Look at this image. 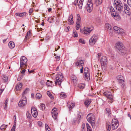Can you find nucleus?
Masks as SVG:
<instances>
[{"label":"nucleus","mask_w":131,"mask_h":131,"mask_svg":"<svg viewBox=\"0 0 131 131\" xmlns=\"http://www.w3.org/2000/svg\"><path fill=\"white\" fill-rule=\"evenodd\" d=\"M82 114L81 113H79V114L78 115L77 117V121H78V122L79 123L80 122V120L81 115Z\"/></svg>","instance_id":"nucleus-29"},{"label":"nucleus","mask_w":131,"mask_h":131,"mask_svg":"<svg viewBox=\"0 0 131 131\" xmlns=\"http://www.w3.org/2000/svg\"><path fill=\"white\" fill-rule=\"evenodd\" d=\"M91 4L92 5H93V4L92 3V0H88V3L87 4V5H90Z\"/></svg>","instance_id":"nucleus-47"},{"label":"nucleus","mask_w":131,"mask_h":131,"mask_svg":"<svg viewBox=\"0 0 131 131\" xmlns=\"http://www.w3.org/2000/svg\"><path fill=\"white\" fill-rule=\"evenodd\" d=\"M114 6L116 9V12L120 13L122 12L123 9V4L119 0H115L114 2Z\"/></svg>","instance_id":"nucleus-1"},{"label":"nucleus","mask_w":131,"mask_h":131,"mask_svg":"<svg viewBox=\"0 0 131 131\" xmlns=\"http://www.w3.org/2000/svg\"><path fill=\"white\" fill-rule=\"evenodd\" d=\"M57 109L56 108H53L52 110V116L54 119H57V116L58 115V113L57 112Z\"/></svg>","instance_id":"nucleus-11"},{"label":"nucleus","mask_w":131,"mask_h":131,"mask_svg":"<svg viewBox=\"0 0 131 131\" xmlns=\"http://www.w3.org/2000/svg\"><path fill=\"white\" fill-rule=\"evenodd\" d=\"M106 114L109 116L111 114V112L110 109L109 108H107L106 109Z\"/></svg>","instance_id":"nucleus-37"},{"label":"nucleus","mask_w":131,"mask_h":131,"mask_svg":"<svg viewBox=\"0 0 131 131\" xmlns=\"http://www.w3.org/2000/svg\"><path fill=\"white\" fill-rule=\"evenodd\" d=\"M46 85L48 86H51L52 85V82L48 80L46 82Z\"/></svg>","instance_id":"nucleus-39"},{"label":"nucleus","mask_w":131,"mask_h":131,"mask_svg":"<svg viewBox=\"0 0 131 131\" xmlns=\"http://www.w3.org/2000/svg\"><path fill=\"white\" fill-rule=\"evenodd\" d=\"M16 122L14 124L13 126L10 131H15L16 129Z\"/></svg>","instance_id":"nucleus-46"},{"label":"nucleus","mask_w":131,"mask_h":131,"mask_svg":"<svg viewBox=\"0 0 131 131\" xmlns=\"http://www.w3.org/2000/svg\"><path fill=\"white\" fill-rule=\"evenodd\" d=\"M67 105L69 108L70 110L73 108L75 106V104L74 103L71 102H68L67 103Z\"/></svg>","instance_id":"nucleus-21"},{"label":"nucleus","mask_w":131,"mask_h":131,"mask_svg":"<svg viewBox=\"0 0 131 131\" xmlns=\"http://www.w3.org/2000/svg\"><path fill=\"white\" fill-rule=\"evenodd\" d=\"M73 16L72 14L68 18V22L69 24L72 25L74 23L73 20Z\"/></svg>","instance_id":"nucleus-19"},{"label":"nucleus","mask_w":131,"mask_h":131,"mask_svg":"<svg viewBox=\"0 0 131 131\" xmlns=\"http://www.w3.org/2000/svg\"><path fill=\"white\" fill-rule=\"evenodd\" d=\"M52 20V18H49L47 20V21H48L50 23H52V22L51 21Z\"/></svg>","instance_id":"nucleus-56"},{"label":"nucleus","mask_w":131,"mask_h":131,"mask_svg":"<svg viewBox=\"0 0 131 131\" xmlns=\"http://www.w3.org/2000/svg\"><path fill=\"white\" fill-rule=\"evenodd\" d=\"M104 95L108 99H110L111 102H110L112 103L113 100V96L112 95L111 93L110 92H105L103 93Z\"/></svg>","instance_id":"nucleus-10"},{"label":"nucleus","mask_w":131,"mask_h":131,"mask_svg":"<svg viewBox=\"0 0 131 131\" xmlns=\"http://www.w3.org/2000/svg\"><path fill=\"white\" fill-rule=\"evenodd\" d=\"M81 131H85V125L84 123L82 124Z\"/></svg>","instance_id":"nucleus-42"},{"label":"nucleus","mask_w":131,"mask_h":131,"mask_svg":"<svg viewBox=\"0 0 131 131\" xmlns=\"http://www.w3.org/2000/svg\"><path fill=\"white\" fill-rule=\"evenodd\" d=\"M93 5H92L91 4L90 5H87V9L89 13H90L92 11L93 9Z\"/></svg>","instance_id":"nucleus-24"},{"label":"nucleus","mask_w":131,"mask_h":131,"mask_svg":"<svg viewBox=\"0 0 131 131\" xmlns=\"http://www.w3.org/2000/svg\"><path fill=\"white\" fill-rule=\"evenodd\" d=\"M45 105L44 104H42L40 106V108L42 110H45Z\"/></svg>","instance_id":"nucleus-51"},{"label":"nucleus","mask_w":131,"mask_h":131,"mask_svg":"<svg viewBox=\"0 0 131 131\" xmlns=\"http://www.w3.org/2000/svg\"><path fill=\"white\" fill-rule=\"evenodd\" d=\"M127 3L129 6L131 7V1L128 2H127Z\"/></svg>","instance_id":"nucleus-62"},{"label":"nucleus","mask_w":131,"mask_h":131,"mask_svg":"<svg viewBox=\"0 0 131 131\" xmlns=\"http://www.w3.org/2000/svg\"><path fill=\"white\" fill-rule=\"evenodd\" d=\"M106 129L108 131H110L111 129V126L110 124H107L106 125Z\"/></svg>","instance_id":"nucleus-43"},{"label":"nucleus","mask_w":131,"mask_h":131,"mask_svg":"<svg viewBox=\"0 0 131 131\" xmlns=\"http://www.w3.org/2000/svg\"><path fill=\"white\" fill-rule=\"evenodd\" d=\"M33 11V9L32 8H31L30 9L29 11V15H31V14L32 13Z\"/></svg>","instance_id":"nucleus-57"},{"label":"nucleus","mask_w":131,"mask_h":131,"mask_svg":"<svg viewBox=\"0 0 131 131\" xmlns=\"http://www.w3.org/2000/svg\"><path fill=\"white\" fill-rule=\"evenodd\" d=\"M3 79L5 82H7L8 80V77L5 75H3Z\"/></svg>","instance_id":"nucleus-44"},{"label":"nucleus","mask_w":131,"mask_h":131,"mask_svg":"<svg viewBox=\"0 0 131 131\" xmlns=\"http://www.w3.org/2000/svg\"><path fill=\"white\" fill-rule=\"evenodd\" d=\"M114 32L116 34L122 35L124 32V30L118 27L115 26L113 27Z\"/></svg>","instance_id":"nucleus-8"},{"label":"nucleus","mask_w":131,"mask_h":131,"mask_svg":"<svg viewBox=\"0 0 131 131\" xmlns=\"http://www.w3.org/2000/svg\"><path fill=\"white\" fill-rule=\"evenodd\" d=\"M109 7L110 12L112 16L114 17V19L116 20L119 19L120 17L119 15L116 13L113 7L112 6H110Z\"/></svg>","instance_id":"nucleus-4"},{"label":"nucleus","mask_w":131,"mask_h":131,"mask_svg":"<svg viewBox=\"0 0 131 131\" xmlns=\"http://www.w3.org/2000/svg\"><path fill=\"white\" fill-rule=\"evenodd\" d=\"M105 29L108 30L110 32V34L112 35L113 34V30L111 28V25L109 23H106L105 24Z\"/></svg>","instance_id":"nucleus-14"},{"label":"nucleus","mask_w":131,"mask_h":131,"mask_svg":"<svg viewBox=\"0 0 131 131\" xmlns=\"http://www.w3.org/2000/svg\"><path fill=\"white\" fill-rule=\"evenodd\" d=\"M91 102L90 100H87L85 101L84 102V104L86 106H87L89 105Z\"/></svg>","instance_id":"nucleus-34"},{"label":"nucleus","mask_w":131,"mask_h":131,"mask_svg":"<svg viewBox=\"0 0 131 131\" xmlns=\"http://www.w3.org/2000/svg\"><path fill=\"white\" fill-rule=\"evenodd\" d=\"M93 29V28L92 27H86L85 28H84L83 33L84 34L87 35H89L90 34V32L92 31Z\"/></svg>","instance_id":"nucleus-16"},{"label":"nucleus","mask_w":131,"mask_h":131,"mask_svg":"<svg viewBox=\"0 0 131 131\" xmlns=\"http://www.w3.org/2000/svg\"><path fill=\"white\" fill-rule=\"evenodd\" d=\"M85 79L86 80L88 81L90 79V73H87L85 74Z\"/></svg>","instance_id":"nucleus-27"},{"label":"nucleus","mask_w":131,"mask_h":131,"mask_svg":"<svg viewBox=\"0 0 131 131\" xmlns=\"http://www.w3.org/2000/svg\"><path fill=\"white\" fill-rule=\"evenodd\" d=\"M116 47L118 50V53L122 55L126 53L125 50L123 49L124 48V45L122 42H117L116 43Z\"/></svg>","instance_id":"nucleus-2"},{"label":"nucleus","mask_w":131,"mask_h":131,"mask_svg":"<svg viewBox=\"0 0 131 131\" xmlns=\"http://www.w3.org/2000/svg\"><path fill=\"white\" fill-rule=\"evenodd\" d=\"M31 34V31L29 30L28 31L25 37V39H27L29 38V36Z\"/></svg>","instance_id":"nucleus-32"},{"label":"nucleus","mask_w":131,"mask_h":131,"mask_svg":"<svg viewBox=\"0 0 131 131\" xmlns=\"http://www.w3.org/2000/svg\"><path fill=\"white\" fill-rule=\"evenodd\" d=\"M7 125H2L0 128L1 129V130H2L3 129H4L5 128L7 127Z\"/></svg>","instance_id":"nucleus-52"},{"label":"nucleus","mask_w":131,"mask_h":131,"mask_svg":"<svg viewBox=\"0 0 131 131\" xmlns=\"http://www.w3.org/2000/svg\"><path fill=\"white\" fill-rule=\"evenodd\" d=\"M22 83L18 84L16 86V90H19L22 88Z\"/></svg>","instance_id":"nucleus-25"},{"label":"nucleus","mask_w":131,"mask_h":131,"mask_svg":"<svg viewBox=\"0 0 131 131\" xmlns=\"http://www.w3.org/2000/svg\"><path fill=\"white\" fill-rule=\"evenodd\" d=\"M26 115L27 117L28 118H31V115L28 112H27L26 113Z\"/></svg>","instance_id":"nucleus-49"},{"label":"nucleus","mask_w":131,"mask_h":131,"mask_svg":"<svg viewBox=\"0 0 131 131\" xmlns=\"http://www.w3.org/2000/svg\"><path fill=\"white\" fill-rule=\"evenodd\" d=\"M72 79V80H73V82L74 83H75L77 82V78L75 76H74V77L71 78Z\"/></svg>","instance_id":"nucleus-40"},{"label":"nucleus","mask_w":131,"mask_h":131,"mask_svg":"<svg viewBox=\"0 0 131 131\" xmlns=\"http://www.w3.org/2000/svg\"><path fill=\"white\" fill-rule=\"evenodd\" d=\"M60 98L63 99L66 97L67 95L65 93L62 92L60 94Z\"/></svg>","instance_id":"nucleus-30"},{"label":"nucleus","mask_w":131,"mask_h":131,"mask_svg":"<svg viewBox=\"0 0 131 131\" xmlns=\"http://www.w3.org/2000/svg\"><path fill=\"white\" fill-rule=\"evenodd\" d=\"M86 118L88 121L91 123L92 127L94 126L95 121L94 115L92 113H90L87 115Z\"/></svg>","instance_id":"nucleus-3"},{"label":"nucleus","mask_w":131,"mask_h":131,"mask_svg":"<svg viewBox=\"0 0 131 131\" xmlns=\"http://www.w3.org/2000/svg\"><path fill=\"white\" fill-rule=\"evenodd\" d=\"M84 72L85 74H86L87 73H89V69L88 68H85L84 70Z\"/></svg>","instance_id":"nucleus-41"},{"label":"nucleus","mask_w":131,"mask_h":131,"mask_svg":"<svg viewBox=\"0 0 131 131\" xmlns=\"http://www.w3.org/2000/svg\"><path fill=\"white\" fill-rule=\"evenodd\" d=\"M70 28V27L69 26H68L66 28H65V31L67 32H68L69 31V30Z\"/></svg>","instance_id":"nucleus-59"},{"label":"nucleus","mask_w":131,"mask_h":131,"mask_svg":"<svg viewBox=\"0 0 131 131\" xmlns=\"http://www.w3.org/2000/svg\"><path fill=\"white\" fill-rule=\"evenodd\" d=\"M119 123L118 121L115 119H113L112 123V128L114 130L116 129L118 126Z\"/></svg>","instance_id":"nucleus-9"},{"label":"nucleus","mask_w":131,"mask_h":131,"mask_svg":"<svg viewBox=\"0 0 131 131\" xmlns=\"http://www.w3.org/2000/svg\"><path fill=\"white\" fill-rule=\"evenodd\" d=\"M76 65L77 66H78L80 65L79 63L78 62V61H77L75 63Z\"/></svg>","instance_id":"nucleus-63"},{"label":"nucleus","mask_w":131,"mask_h":131,"mask_svg":"<svg viewBox=\"0 0 131 131\" xmlns=\"http://www.w3.org/2000/svg\"><path fill=\"white\" fill-rule=\"evenodd\" d=\"M41 94L39 93H37L36 95V97L38 99H40L41 97Z\"/></svg>","instance_id":"nucleus-45"},{"label":"nucleus","mask_w":131,"mask_h":131,"mask_svg":"<svg viewBox=\"0 0 131 131\" xmlns=\"http://www.w3.org/2000/svg\"><path fill=\"white\" fill-rule=\"evenodd\" d=\"M117 80L120 79H124L123 76L121 75L117 76Z\"/></svg>","instance_id":"nucleus-54"},{"label":"nucleus","mask_w":131,"mask_h":131,"mask_svg":"<svg viewBox=\"0 0 131 131\" xmlns=\"http://www.w3.org/2000/svg\"><path fill=\"white\" fill-rule=\"evenodd\" d=\"M63 76L61 72H59L58 73L57 75L56 78L59 80V79H60L61 80H63Z\"/></svg>","instance_id":"nucleus-22"},{"label":"nucleus","mask_w":131,"mask_h":131,"mask_svg":"<svg viewBox=\"0 0 131 131\" xmlns=\"http://www.w3.org/2000/svg\"><path fill=\"white\" fill-rule=\"evenodd\" d=\"M119 84H121L122 88L123 89H124L126 88L125 85V82L124 81V79H120L117 80Z\"/></svg>","instance_id":"nucleus-18"},{"label":"nucleus","mask_w":131,"mask_h":131,"mask_svg":"<svg viewBox=\"0 0 131 131\" xmlns=\"http://www.w3.org/2000/svg\"><path fill=\"white\" fill-rule=\"evenodd\" d=\"M38 125L40 126H41L42 125V122L40 121L38 122Z\"/></svg>","instance_id":"nucleus-60"},{"label":"nucleus","mask_w":131,"mask_h":131,"mask_svg":"<svg viewBox=\"0 0 131 131\" xmlns=\"http://www.w3.org/2000/svg\"><path fill=\"white\" fill-rule=\"evenodd\" d=\"M73 35L74 37H77L78 36L77 33L75 30H73Z\"/></svg>","instance_id":"nucleus-50"},{"label":"nucleus","mask_w":131,"mask_h":131,"mask_svg":"<svg viewBox=\"0 0 131 131\" xmlns=\"http://www.w3.org/2000/svg\"><path fill=\"white\" fill-rule=\"evenodd\" d=\"M84 0H80L78 4V6L80 9H81L82 8L83 2Z\"/></svg>","instance_id":"nucleus-33"},{"label":"nucleus","mask_w":131,"mask_h":131,"mask_svg":"<svg viewBox=\"0 0 131 131\" xmlns=\"http://www.w3.org/2000/svg\"><path fill=\"white\" fill-rule=\"evenodd\" d=\"M27 13L26 12H23L21 13H16L15 15L17 16H19L20 17H26V15Z\"/></svg>","instance_id":"nucleus-20"},{"label":"nucleus","mask_w":131,"mask_h":131,"mask_svg":"<svg viewBox=\"0 0 131 131\" xmlns=\"http://www.w3.org/2000/svg\"><path fill=\"white\" fill-rule=\"evenodd\" d=\"M47 93L48 95L52 99H54L53 97L52 94L49 91H47Z\"/></svg>","instance_id":"nucleus-38"},{"label":"nucleus","mask_w":131,"mask_h":131,"mask_svg":"<svg viewBox=\"0 0 131 131\" xmlns=\"http://www.w3.org/2000/svg\"><path fill=\"white\" fill-rule=\"evenodd\" d=\"M27 58L25 56H22L20 59V67H26L27 66Z\"/></svg>","instance_id":"nucleus-6"},{"label":"nucleus","mask_w":131,"mask_h":131,"mask_svg":"<svg viewBox=\"0 0 131 131\" xmlns=\"http://www.w3.org/2000/svg\"><path fill=\"white\" fill-rule=\"evenodd\" d=\"M102 0H96L95 3L96 6H98L101 4L102 3Z\"/></svg>","instance_id":"nucleus-35"},{"label":"nucleus","mask_w":131,"mask_h":131,"mask_svg":"<svg viewBox=\"0 0 131 131\" xmlns=\"http://www.w3.org/2000/svg\"><path fill=\"white\" fill-rule=\"evenodd\" d=\"M56 81L55 82L56 84H58L59 86H60L61 83L63 81V80H61L60 79H59V80H58L57 78H56Z\"/></svg>","instance_id":"nucleus-23"},{"label":"nucleus","mask_w":131,"mask_h":131,"mask_svg":"<svg viewBox=\"0 0 131 131\" xmlns=\"http://www.w3.org/2000/svg\"><path fill=\"white\" fill-rule=\"evenodd\" d=\"M29 89L28 88H26L25 90L23 92L22 96L23 95L24 96V95L26 94L28 92V91H29Z\"/></svg>","instance_id":"nucleus-48"},{"label":"nucleus","mask_w":131,"mask_h":131,"mask_svg":"<svg viewBox=\"0 0 131 131\" xmlns=\"http://www.w3.org/2000/svg\"><path fill=\"white\" fill-rule=\"evenodd\" d=\"M107 61L106 58L104 56H103L101 58V62L102 67L103 68L106 65V62Z\"/></svg>","instance_id":"nucleus-15"},{"label":"nucleus","mask_w":131,"mask_h":131,"mask_svg":"<svg viewBox=\"0 0 131 131\" xmlns=\"http://www.w3.org/2000/svg\"><path fill=\"white\" fill-rule=\"evenodd\" d=\"M98 38L97 36L94 35L92 36L89 40V44L90 45H93L97 41Z\"/></svg>","instance_id":"nucleus-7"},{"label":"nucleus","mask_w":131,"mask_h":131,"mask_svg":"<svg viewBox=\"0 0 131 131\" xmlns=\"http://www.w3.org/2000/svg\"><path fill=\"white\" fill-rule=\"evenodd\" d=\"M86 127L87 129V131H92L91 127L88 123H86Z\"/></svg>","instance_id":"nucleus-36"},{"label":"nucleus","mask_w":131,"mask_h":131,"mask_svg":"<svg viewBox=\"0 0 131 131\" xmlns=\"http://www.w3.org/2000/svg\"><path fill=\"white\" fill-rule=\"evenodd\" d=\"M27 101L26 97L23 95L19 101L18 103V105L19 107H23L25 106L27 104Z\"/></svg>","instance_id":"nucleus-5"},{"label":"nucleus","mask_w":131,"mask_h":131,"mask_svg":"<svg viewBox=\"0 0 131 131\" xmlns=\"http://www.w3.org/2000/svg\"><path fill=\"white\" fill-rule=\"evenodd\" d=\"M78 0H75L74 3H73V4L75 5L76 6L77 5V4L78 3Z\"/></svg>","instance_id":"nucleus-61"},{"label":"nucleus","mask_w":131,"mask_h":131,"mask_svg":"<svg viewBox=\"0 0 131 131\" xmlns=\"http://www.w3.org/2000/svg\"><path fill=\"white\" fill-rule=\"evenodd\" d=\"M8 101V99H6L5 101L4 105V108L5 110H6L7 108V103Z\"/></svg>","instance_id":"nucleus-28"},{"label":"nucleus","mask_w":131,"mask_h":131,"mask_svg":"<svg viewBox=\"0 0 131 131\" xmlns=\"http://www.w3.org/2000/svg\"><path fill=\"white\" fill-rule=\"evenodd\" d=\"M31 113L33 116L34 117H36L37 116V111L36 108L32 107L31 108Z\"/></svg>","instance_id":"nucleus-17"},{"label":"nucleus","mask_w":131,"mask_h":131,"mask_svg":"<svg viewBox=\"0 0 131 131\" xmlns=\"http://www.w3.org/2000/svg\"><path fill=\"white\" fill-rule=\"evenodd\" d=\"M78 62L79 63V64L81 65H82L83 64L84 62V61L83 60H80L78 61ZM81 66H82V65H81Z\"/></svg>","instance_id":"nucleus-55"},{"label":"nucleus","mask_w":131,"mask_h":131,"mask_svg":"<svg viewBox=\"0 0 131 131\" xmlns=\"http://www.w3.org/2000/svg\"><path fill=\"white\" fill-rule=\"evenodd\" d=\"M55 58L57 59L58 60H59L60 58V57L58 56H56Z\"/></svg>","instance_id":"nucleus-64"},{"label":"nucleus","mask_w":131,"mask_h":131,"mask_svg":"<svg viewBox=\"0 0 131 131\" xmlns=\"http://www.w3.org/2000/svg\"><path fill=\"white\" fill-rule=\"evenodd\" d=\"M23 77V75H21L19 76V77H18L17 79V80L18 81L22 79Z\"/></svg>","instance_id":"nucleus-58"},{"label":"nucleus","mask_w":131,"mask_h":131,"mask_svg":"<svg viewBox=\"0 0 131 131\" xmlns=\"http://www.w3.org/2000/svg\"><path fill=\"white\" fill-rule=\"evenodd\" d=\"M79 42L82 44H84L85 43L84 40L83 39H79Z\"/></svg>","instance_id":"nucleus-53"},{"label":"nucleus","mask_w":131,"mask_h":131,"mask_svg":"<svg viewBox=\"0 0 131 131\" xmlns=\"http://www.w3.org/2000/svg\"><path fill=\"white\" fill-rule=\"evenodd\" d=\"M9 47L11 49H13L15 47L14 43L12 41H10L8 43Z\"/></svg>","instance_id":"nucleus-26"},{"label":"nucleus","mask_w":131,"mask_h":131,"mask_svg":"<svg viewBox=\"0 0 131 131\" xmlns=\"http://www.w3.org/2000/svg\"><path fill=\"white\" fill-rule=\"evenodd\" d=\"M77 86L80 89H83L84 88L85 84L84 83H80L78 84Z\"/></svg>","instance_id":"nucleus-31"},{"label":"nucleus","mask_w":131,"mask_h":131,"mask_svg":"<svg viewBox=\"0 0 131 131\" xmlns=\"http://www.w3.org/2000/svg\"><path fill=\"white\" fill-rule=\"evenodd\" d=\"M77 19L76 24V28L77 30L79 29L80 27V24L81 18L79 14H77Z\"/></svg>","instance_id":"nucleus-13"},{"label":"nucleus","mask_w":131,"mask_h":131,"mask_svg":"<svg viewBox=\"0 0 131 131\" xmlns=\"http://www.w3.org/2000/svg\"><path fill=\"white\" fill-rule=\"evenodd\" d=\"M124 8L126 14L127 15H130L131 14V10L128 6L126 4H124Z\"/></svg>","instance_id":"nucleus-12"}]
</instances>
